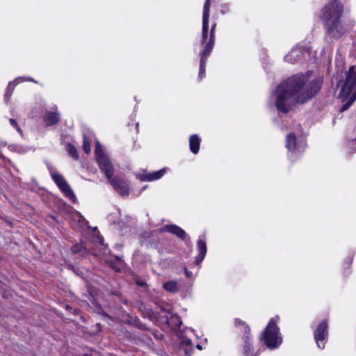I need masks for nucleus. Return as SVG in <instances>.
<instances>
[{
    "instance_id": "f257e3e1",
    "label": "nucleus",
    "mask_w": 356,
    "mask_h": 356,
    "mask_svg": "<svg viewBox=\"0 0 356 356\" xmlns=\"http://www.w3.org/2000/svg\"><path fill=\"white\" fill-rule=\"evenodd\" d=\"M320 80L312 77L311 72L291 76L276 90L277 109L286 113L294 103H304L313 97L320 88Z\"/></svg>"
},
{
    "instance_id": "f03ea898",
    "label": "nucleus",
    "mask_w": 356,
    "mask_h": 356,
    "mask_svg": "<svg viewBox=\"0 0 356 356\" xmlns=\"http://www.w3.org/2000/svg\"><path fill=\"white\" fill-rule=\"evenodd\" d=\"M95 154L99 168L104 173L114 189L122 195H127L129 194L127 183L118 177L113 178L114 172L113 165L98 141L96 142Z\"/></svg>"
},
{
    "instance_id": "7ed1b4c3",
    "label": "nucleus",
    "mask_w": 356,
    "mask_h": 356,
    "mask_svg": "<svg viewBox=\"0 0 356 356\" xmlns=\"http://www.w3.org/2000/svg\"><path fill=\"white\" fill-rule=\"evenodd\" d=\"M343 10L342 4L337 0L331 1L323 10L321 17L325 23L328 33L334 38H339L344 33V29L340 23Z\"/></svg>"
},
{
    "instance_id": "20e7f679",
    "label": "nucleus",
    "mask_w": 356,
    "mask_h": 356,
    "mask_svg": "<svg viewBox=\"0 0 356 356\" xmlns=\"http://www.w3.org/2000/svg\"><path fill=\"white\" fill-rule=\"evenodd\" d=\"M339 97L343 102L348 100L341 106V111L347 110L356 99V70L353 65L348 69Z\"/></svg>"
},
{
    "instance_id": "39448f33",
    "label": "nucleus",
    "mask_w": 356,
    "mask_h": 356,
    "mask_svg": "<svg viewBox=\"0 0 356 356\" xmlns=\"http://www.w3.org/2000/svg\"><path fill=\"white\" fill-rule=\"evenodd\" d=\"M264 339L266 346L270 348H276L282 343V338L279 335V328L275 318L270 319L266 327Z\"/></svg>"
},
{
    "instance_id": "423d86ee",
    "label": "nucleus",
    "mask_w": 356,
    "mask_h": 356,
    "mask_svg": "<svg viewBox=\"0 0 356 356\" xmlns=\"http://www.w3.org/2000/svg\"><path fill=\"white\" fill-rule=\"evenodd\" d=\"M216 24H213L211 26L209 39H207V42L201 45L204 47L202 53H201V58H200V72L199 76L202 79L204 76V74L205 72V67H206V61L208 56L210 55L212 51L213 47L215 43V30H216Z\"/></svg>"
},
{
    "instance_id": "0eeeda50",
    "label": "nucleus",
    "mask_w": 356,
    "mask_h": 356,
    "mask_svg": "<svg viewBox=\"0 0 356 356\" xmlns=\"http://www.w3.org/2000/svg\"><path fill=\"white\" fill-rule=\"evenodd\" d=\"M51 176L63 194L72 202H75L76 196L63 176L56 172H51Z\"/></svg>"
},
{
    "instance_id": "6e6552de",
    "label": "nucleus",
    "mask_w": 356,
    "mask_h": 356,
    "mask_svg": "<svg viewBox=\"0 0 356 356\" xmlns=\"http://www.w3.org/2000/svg\"><path fill=\"white\" fill-rule=\"evenodd\" d=\"M327 323L322 321L316 327L314 332V339L316 342L317 346L320 348H325V341L327 338Z\"/></svg>"
},
{
    "instance_id": "1a4fd4ad",
    "label": "nucleus",
    "mask_w": 356,
    "mask_h": 356,
    "mask_svg": "<svg viewBox=\"0 0 356 356\" xmlns=\"http://www.w3.org/2000/svg\"><path fill=\"white\" fill-rule=\"evenodd\" d=\"M210 0H206L204 5L203 16H202V31L201 36V44H204L207 39H209V19L210 13Z\"/></svg>"
},
{
    "instance_id": "9d476101",
    "label": "nucleus",
    "mask_w": 356,
    "mask_h": 356,
    "mask_svg": "<svg viewBox=\"0 0 356 356\" xmlns=\"http://www.w3.org/2000/svg\"><path fill=\"white\" fill-rule=\"evenodd\" d=\"M235 323L237 327H241V330L244 332L243 337H245V344L244 346V350H245V355L247 356H250V353L251 352L250 344L248 341L249 334H250V327L244 322H243L242 321H241L239 319L236 320Z\"/></svg>"
},
{
    "instance_id": "9b49d317",
    "label": "nucleus",
    "mask_w": 356,
    "mask_h": 356,
    "mask_svg": "<svg viewBox=\"0 0 356 356\" xmlns=\"http://www.w3.org/2000/svg\"><path fill=\"white\" fill-rule=\"evenodd\" d=\"M160 232H170L181 239L187 237L186 232L175 225H166L160 229Z\"/></svg>"
},
{
    "instance_id": "f8f14e48",
    "label": "nucleus",
    "mask_w": 356,
    "mask_h": 356,
    "mask_svg": "<svg viewBox=\"0 0 356 356\" xmlns=\"http://www.w3.org/2000/svg\"><path fill=\"white\" fill-rule=\"evenodd\" d=\"M197 248L199 250V254L196 257V263L199 264L204 259L206 254H207V245L205 241L200 238L197 241Z\"/></svg>"
},
{
    "instance_id": "ddd939ff",
    "label": "nucleus",
    "mask_w": 356,
    "mask_h": 356,
    "mask_svg": "<svg viewBox=\"0 0 356 356\" xmlns=\"http://www.w3.org/2000/svg\"><path fill=\"white\" fill-rule=\"evenodd\" d=\"M190 149L193 154H197L200 149V138L197 135L194 134L190 137Z\"/></svg>"
},
{
    "instance_id": "4468645a",
    "label": "nucleus",
    "mask_w": 356,
    "mask_h": 356,
    "mask_svg": "<svg viewBox=\"0 0 356 356\" xmlns=\"http://www.w3.org/2000/svg\"><path fill=\"white\" fill-rule=\"evenodd\" d=\"M286 146L291 152L296 150V138L294 134H290L286 137Z\"/></svg>"
},
{
    "instance_id": "2eb2a0df",
    "label": "nucleus",
    "mask_w": 356,
    "mask_h": 356,
    "mask_svg": "<svg viewBox=\"0 0 356 356\" xmlns=\"http://www.w3.org/2000/svg\"><path fill=\"white\" fill-rule=\"evenodd\" d=\"M165 172V169H161L159 171L148 173L146 175H145L144 180L147 181H154L160 179L163 176V175Z\"/></svg>"
},
{
    "instance_id": "dca6fc26",
    "label": "nucleus",
    "mask_w": 356,
    "mask_h": 356,
    "mask_svg": "<svg viewBox=\"0 0 356 356\" xmlns=\"http://www.w3.org/2000/svg\"><path fill=\"white\" fill-rule=\"evenodd\" d=\"M58 120L59 114L57 113H48L44 118V121L47 125L54 124Z\"/></svg>"
},
{
    "instance_id": "f3484780",
    "label": "nucleus",
    "mask_w": 356,
    "mask_h": 356,
    "mask_svg": "<svg viewBox=\"0 0 356 356\" xmlns=\"http://www.w3.org/2000/svg\"><path fill=\"white\" fill-rule=\"evenodd\" d=\"M299 49H293L286 56L285 60L287 62L293 63L298 60V54L300 53Z\"/></svg>"
},
{
    "instance_id": "a211bd4d",
    "label": "nucleus",
    "mask_w": 356,
    "mask_h": 356,
    "mask_svg": "<svg viewBox=\"0 0 356 356\" xmlns=\"http://www.w3.org/2000/svg\"><path fill=\"white\" fill-rule=\"evenodd\" d=\"M65 149L67 151V152L70 154V155L74 159L78 160L79 159V154L76 149V147L70 144L67 143L65 145Z\"/></svg>"
},
{
    "instance_id": "6ab92c4d",
    "label": "nucleus",
    "mask_w": 356,
    "mask_h": 356,
    "mask_svg": "<svg viewBox=\"0 0 356 356\" xmlns=\"http://www.w3.org/2000/svg\"><path fill=\"white\" fill-rule=\"evenodd\" d=\"M163 288L170 292H175L177 291V284L175 281H170L163 284Z\"/></svg>"
},
{
    "instance_id": "aec40b11",
    "label": "nucleus",
    "mask_w": 356,
    "mask_h": 356,
    "mask_svg": "<svg viewBox=\"0 0 356 356\" xmlns=\"http://www.w3.org/2000/svg\"><path fill=\"white\" fill-rule=\"evenodd\" d=\"M83 148L84 152L86 154H90V153L91 149H90V141L87 138V137L85 136H83Z\"/></svg>"
},
{
    "instance_id": "412c9836",
    "label": "nucleus",
    "mask_w": 356,
    "mask_h": 356,
    "mask_svg": "<svg viewBox=\"0 0 356 356\" xmlns=\"http://www.w3.org/2000/svg\"><path fill=\"white\" fill-rule=\"evenodd\" d=\"M83 246L81 245H75L72 247V250L74 253H79L81 252Z\"/></svg>"
},
{
    "instance_id": "4be33fe9",
    "label": "nucleus",
    "mask_w": 356,
    "mask_h": 356,
    "mask_svg": "<svg viewBox=\"0 0 356 356\" xmlns=\"http://www.w3.org/2000/svg\"><path fill=\"white\" fill-rule=\"evenodd\" d=\"M9 121H10V124L13 127H15L18 131H21L20 128L17 126V124L16 121L14 119H10Z\"/></svg>"
},
{
    "instance_id": "5701e85b",
    "label": "nucleus",
    "mask_w": 356,
    "mask_h": 356,
    "mask_svg": "<svg viewBox=\"0 0 356 356\" xmlns=\"http://www.w3.org/2000/svg\"><path fill=\"white\" fill-rule=\"evenodd\" d=\"M185 273L187 277H190L191 276V273L188 271L187 269H185Z\"/></svg>"
},
{
    "instance_id": "b1692460",
    "label": "nucleus",
    "mask_w": 356,
    "mask_h": 356,
    "mask_svg": "<svg viewBox=\"0 0 356 356\" xmlns=\"http://www.w3.org/2000/svg\"><path fill=\"white\" fill-rule=\"evenodd\" d=\"M121 266H122V264H120V266L119 267L113 266V268H115L116 270H120V268H121Z\"/></svg>"
},
{
    "instance_id": "393cba45",
    "label": "nucleus",
    "mask_w": 356,
    "mask_h": 356,
    "mask_svg": "<svg viewBox=\"0 0 356 356\" xmlns=\"http://www.w3.org/2000/svg\"><path fill=\"white\" fill-rule=\"evenodd\" d=\"M222 8H223V10H226L227 8V10H228V8L227 6H222Z\"/></svg>"
},
{
    "instance_id": "a878e982",
    "label": "nucleus",
    "mask_w": 356,
    "mask_h": 356,
    "mask_svg": "<svg viewBox=\"0 0 356 356\" xmlns=\"http://www.w3.org/2000/svg\"><path fill=\"white\" fill-rule=\"evenodd\" d=\"M221 13H225V10H223V8H222V10H221Z\"/></svg>"
}]
</instances>
